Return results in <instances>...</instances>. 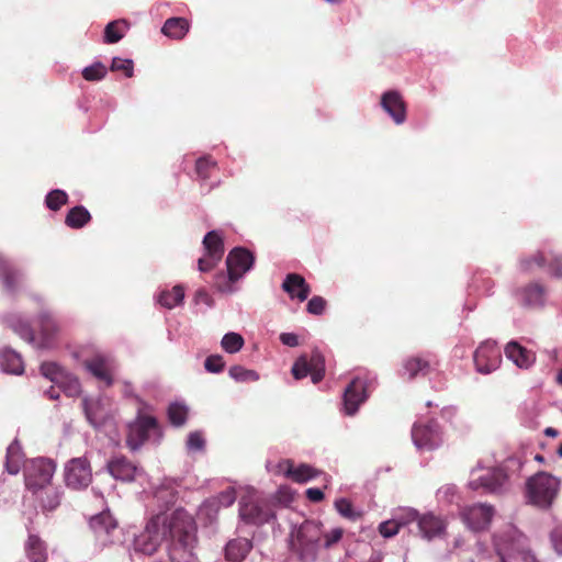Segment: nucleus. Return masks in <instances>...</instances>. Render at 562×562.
<instances>
[{
	"mask_svg": "<svg viewBox=\"0 0 562 562\" xmlns=\"http://www.w3.org/2000/svg\"><path fill=\"white\" fill-rule=\"evenodd\" d=\"M68 202V194L60 189L49 191L45 196V205L50 211H58Z\"/></svg>",
	"mask_w": 562,
	"mask_h": 562,
	"instance_id": "de8ad7c7",
	"label": "nucleus"
},
{
	"mask_svg": "<svg viewBox=\"0 0 562 562\" xmlns=\"http://www.w3.org/2000/svg\"><path fill=\"white\" fill-rule=\"evenodd\" d=\"M82 409L88 423L95 429L101 428L106 419V412L99 398L85 397Z\"/></svg>",
	"mask_w": 562,
	"mask_h": 562,
	"instance_id": "cd10ccee",
	"label": "nucleus"
},
{
	"mask_svg": "<svg viewBox=\"0 0 562 562\" xmlns=\"http://www.w3.org/2000/svg\"><path fill=\"white\" fill-rule=\"evenodd\" d=\"M239 517L250 525H263L276 518L271 505L254 494L245 495L239 501Z\"/></svg>",
	"mask_w": 562,
	"mask_h": 562,
	"instance_id": "1a4fd4ad",
	"label": "nucleus"
},
{
	"mask_svg": "<svg viewBox=\"0 0 562 562\" xmlns=\"http://www.w3.org/2000/svg\"><path fill=\"white\" fill-rule=\"evenodd\" d=\"M504 352L506 358L520 369H529L536 361L535 353L516 340H510Z\"/></svg>",
	"mask_w": 562,
	"mask_h": 562,
	"instance_id": "393cba45",
	"label": "nucleus"
},
{
	"mask_svg": "<svg viewBox=\"0 0 562 562\" xmlns=\"http://www.w3.org/2000/svg\"><path fill=\"white\" fill-rule=\"evenodd\" d=\"M229 376L240 383L245 382H256L259 380V373L255 370L246 369L243 366H233L228 370Z\"/></svg>",
	"mask_w": 562,
	"mask_h": 562,
	"instance_id": "a18cd8bd",
	"label": "nucleus"
},
{
	"mask_svg": "<svg viewBox=\"0 0 562 562\" xmlns=\"http://www.w3.org/2000/svg\"><path fill=\"white\" fill-rule=\"evenodd\" d=\"M0 369L9 374L21 375L24 372L21 355L9 347L3 348L0 351Z\"/></svg>",
	"mask_w": 562,
	"mask_h": 562,
	"instance_id": "c756f323",
	"label": "nucleus"
},
{
	"mask_svg": "<svg viewBox=\"0 0 562 562\" xmlns=\"http://www.w3.org/2000/svg\"><path fill=\"white\" fill-rule=\"evenodd\" d=\"M436 496H437L438 502L445 503V504H451V503H453V501L457 496V487H456V485H452V484H446V485L441 486L440 488H438Z\"/></svg>",
	"mask_w": 562,
	"mask_h": 562,
	"instance_id": "bf43d9fd",
	"label": "nucleus"
},
{
	"mask_svg": "<svg viewBox=\"0 0 562 562\" xmlns=\"http://www.w3.org/2000/svg\"><path fill=\"white\" fill-rule=\"evenodd\" d=\"M252 543L249 539L237 538L227 542L225 547V557L228 561L240 562L250 552Z\"/></svg>",
	"mask_w": 562,
	"mask_h": 562,
	"instance_id": "7c9ffc66",
	"label": "nucleus"
},
{
	"mask_svg": "<svg viewBox=\"0 0 562 562\" xmlns=\"http://www.w3.org/2000/svg\"><path fill=\"white\" fill-rule=\"evenodd\" d=\"M368 397V379L364 376L353 378L344 392L345 414L353 416Z\"/></svg>",
	"mask_w": 562,
	"mask_h": 562,
	"instance_id": "2eb2a0df",
	"label": "nucleus"
},
{
	"mask_svg": "<svg viewBox=\"0 0 562 562\" xmlns=\"http://www.w3.org/2000/svg\"><path fill=\"white\" fill-rule=\"evenodd\" d=\"M326 307V301L318 295L313 296L306 305V311L313 315H322Z\"/></svg>",
	"mask_w": 562,
	"mask_h": 562,
	"instance_id": "680f3d73",
	"label": "nucleus"
},
{
	"mask_svg": "<svg viewBox=\"0 0 562 562\" xmlns=\"http://www.w3.org/2000/svg\"><path fill=\"white\" fill-rule=\"evenodd\" d=\"M104 470L116 481L133 482L139 469L125 456H114L109 459L104 465Z\"/></svg>",
	"mask_w": 562,
	"mask_h": 562,
	"instance_id": "412c9836",
	"label": "nucleus"
},
{
	"mask_svg": "<svg viewBox=\"0 0 562 562\" xmlns=\"http://www.w3.org/2000/svg\"><path fill=\"white\" fill-rule=\"evenodd\" d=\"M91 220L90 212L82 205L71 207L65 218V223L70 228H82Z\"/></svg>",
	"mask_w": 562,
	"mask_h": 562,
	"instance_id": "e433bc0d",
	"label": "nucleus"
},
{
	"mask_svg": "<svg viewBox=\"0 0 562 562\" xmlns=\"http://www.w3.org/2000/svg\"><path fill=\"white\" fill-rule=\"evenodd\" d=\"M398 525L395 522L393 518L386 521H382L379 525V532L383 538H392L400 531Z\"/></svg>",
	"mask_w": 562,
	"mask_h": 562,
	"instance_id": "052dcab7",
	"label": "nucleus"
},
{
	"mask_svg": "<svg viewBox=\"0 0 562 562\" xmlns=\"http://www.w3.org/2000/svg\"><path fill=\"white\" fill-rule=\"evenodd\" d=\"M217 167V162L211 156L200 157L195 162V171L200 179L207 180L211 171Z\"/></svg>",
	"mask_w": 562,
	"mask_h": 562,
	"instance_id": "3c124183",
	"label": "nucleus"
},
{
	"mask_svg": "<svg viewBox=\"0 0 562 562\" xmlns=\"http://www.w3.org/2000/svg\"><path fill=\"white\" fill-rule=\"evenodd\" d=\"M342 537V530L340 528H335L330 530V532L325 535V548L331 547L334 543L338 542Z\"/></svg>",
	"mask_w": 562,
	"mask_h": 562,
	"instance_id": "0e129e2a",
	"label": "nucleus"
},
{
	"mask_svg": "<svg viewBox=\"0 0 562 562\" xmlns=\"http://www.w3.org/2000/svg\"><path fill=\"white\" fill-rule=\"evenodd\" d=\"M494 547L498 555L497 562H513L521 560L522 562H535L528 541L515 526L508 525L503 530L494 535Z\"/></svg>",
	"mask_w": 562,
	"mask_h": 562,
	"instance_id": "7ed1b4c3",
	"label": "nucleus"
},
{
	"mask_svg": "<svg viewBox=\"0 0 562 562\" xmlns=\"http://www.w3.org/2000/svg\"><path fill=\"white\" fill-rule=\"evenodd\" d=\"M221 259H215L205 255L204 258H200L198 261V268L201 272L211 271Z\"/></svg>",
	"mask_w": 562,
	"mask_h": 562,
	"instance_id": "e2e57ef3",
	"label": "nucleus"
},
{
	"mask_svg": "<svg viewBox=\"0 0 562 562\" xmlns=\"http://www.w3.org/2000/svg\"><path fill=\"white\" fill-rule=\"evenodd\" d=\"M245 345L244 337L236 331L226 333L221 340L222 349L231 355L237 353Z\"/></svg>",
	"mask_w": 562,
	"mask_h": 562,
	"instance_id": "c03bdc74",
	"label": "nucleus"
},
{
	"mask_svg": "<svg viewBox=\"0 0 562 562\" xmlns=\"http://www.w3.org/2000/svg\"><path fill=\"white\" fill-rule=\"evenodd\" d=\"M56 385H58V387L69 397H75L81 392L79 380L68 372L65 373V378L61 380V382L57 383Z\"/></svg>",
	"mask_w": 562,
	"mask_h": 562,
	"instance_id": "8fccbe9b",
	"label": "nucleus"
},
{
	"mask_svg": "<svg viewBox=\"0 0 562 562\" xmlns=\"http://www.w3.org/2000/svg\"><path fill=\"white\" fill-rule=\"evenodd\" d=\"M529 461L527 453L519 450L506 458L498 469L503 472L506 484L512 479H518L521 475L525 464Z\"/></svg>",
	"mask_w": 562,
	"mask_h": 562,
	"instance_id": "a878e982",
	"label": "nucleus"
},
{
	"mask_svg": "<svg viewBox=\"0 0 562 562\" xmlns=\"http://www.w3.org/2000/svg\"><path fill=\"white\" fill-rule=\"evenodd\" d=\"M183 300L184 290L180 284L175 285L171 290H162L157 296V302L168 310L181 304Z\"/></svg>",
	"mask_w": 562,
	"mask_h": 562,
	"instance_id": "c9c22d12",
	"label": "nucleus"
},
{
	"mask_svg": "<svg viewBox=\"0 0 562 562\" xmlns=\"http://www.w3.org/2000/svg\"><path fill=\"white\" fill-rule=\"evenodd\" d=\"M222 508L212 499H205L199 507L198 516L207 525H212L217 520L218 513Z\"/></svg>",
	"mask_w": 562,
	"mask_h": 562,
	"instance_id": "37998d69",
	"label": "nucleus"
},
{
	"mask_svg": "<svg viewBox=\"0 0 562 562\" xmlns=\"http://www.w3.org/2000/svg\"><path fill=\"white\" fill-rule=\"evenodd\" d=\"M56 465L52 459L35 458L24 465L25 486L33 494L49 485Z\"/></svg>",
	"mask_w": 562,
	"mask_h": 562,
	"instance_id": "0eeeda50",
	"label": "nucleus"
},
{
	"mask_svg": "<svg viewBox=\"0 0 562 562\" xmlns=\"http://www.w3.org/2000/svg\"><path fill=\"white\" fill-rule=\"evenodd\" d=\"M186 447L189 452H202L205 448V439L201 431H192L188 435Z\"/></svg>",
	"mask_w": 562,
	"mask_h": 562,
	"instance_id": "6e6d98bb",
	"label": "nucleus"
},
{
	"mask_svg": "<svg viewBox=\"0 0 562 562\" xmlns=\"http://www.w3.org/2000/svg\"><path fill=\"white\" fill-rule=\"evenodd\" d=\"M89 526L94 535L97 546L102 549L121 541L122 531L109 509L92 516Z\"/></svg>",
	"mask_w": 562,
	"mask_h": 562,
	"instance_id": "6e6552de",
	"label": "nucleus"
},
{
	"mask_svg": "<svg viewBox=\"0 0 562 562\" xmlns=\"http://www.w3.org/2000/svg\"><path fill=\"white\" fill-rule=\"evenodd\" d=\"M380 105L396 125H402L406 121V104L397 90L382 93Z\"/></svg>",
	"mask_w": 562,
	"mask_h": 562,
	"instance_id": "4be33fe9",
	"label": "nucleus"
},
{
	"mask_svg": "<svg viewBox=\"0 0 562 562\" xmlns=\"http://www.w3.org/2000/svg\"><path fill=\"white\" fill-rule=\"evenodd\" d=\"M151 437L156 442H159L162 437L161 427L155 416L138 409L136 418L128 424L126 446L131 451H137Z\"/></svg>",
	"mask_w": 562,
	"mask_h": 562,
	"instance_id": "39448f33",
	"label": "nucleus"
},
{
	"mask_svg": "<svg viewBox=\"0 0 562 562\" xmlns=\"http://www.w3.org/2000/svg\"><path fill=\"white\" fill-rule=\"evenodd\" d=\"M106 67L101 61H95L82 69V77L87 81H99L106 76Z\"/></svg>",
	"mask_w": 562,
	"mask_h": 562,
	"instance_id": "603ef678",
	"label": "nucleus"
},
{
	"mask_svg": "<svg viewBox=\"0 0 562 562\" xmlns=\"http://www.w3.org/2000/svg\"><path fill=\"white\" fill-rule=\"evenodd\" d=\"M335 508L340 516L350 520H356L360 516V514L353 509L351 502L344 497L335 502Z\"/></svg>",
	"mask_w": 562,
	"mask_h": 562,
	"instance_id": "864d4df0",
	"label": "nucleus"
},
{
	"mask_svg": "<svg viewBox=\"0 0 562 562\" xmlns=\"http://www.w3.org/2000/svg\"><path fill=\"white\" fill-rule=\"evenodd\" d=\"M280 341L288 347H296L299 345V336L294 333H282Z\"/></svg>",
	"mask_w": 562,
	"mask_h": 562,
	"instance_id": "338daca9",
	"label": "nucleus"
},
{
	"mask_svg": "<svg viewBox=\"0 0 562 562\" xmlns=\"http://www.w3.org/2000/svg\"><path fill=\"white\" fill-rule=\"evenodd\" d=\"M212 499L215 501V503L221 508L229 507L236 501V491L234 487L229 486V487L225 488L224 491L220 492L217 495L212 496Z\"/></svg>",
	"mask_w": 562,
	"mask_h": 562,
	"instance_id": "4d7b16f0",
	"label": "nucleus"
},
{
	"mask_svg": "<svg viewBox=\"0 0 562 562\" xmlns=\"http://www.w3.org/2000/svg\"><path fill=\"white\" fill-rule=\"evenodd\" d=\"M175 483V481L166 480L155 492L157 502L162 503L167 508L173 505L178 497V492L173 486Z\"/></svg>",
	"mask_w": 562,
	"mask_h": 562,
	"instance_id": "4c0bfd02",
	"label": "nucleus"
},
{
	"mask_svg": "<svg viewBox=\"0 0 562 562\" xmlns=\"http://www.w3.org/2000/svg\"><path fill=\"white\" fill-rule=\"evenodd\" d=\"M546 266L553 278L562 279V254L537 251L519 259V269L526 273H532L536 268Z\"/></svg>",
	"mask_w": 562,
	"mask_h": 562,
	"instance_id": "9b49d317",
	"label": "nucleus"
},
{
	"mask_svg": "<svg viewBox=\"0 0 562 562\" xmlns=\"http://www.w3.org/2000/svg\"><path fill=\"white\" fill-rule=\"evenodd\" d=\"M290 299H297L300 302L307 300L311 293V286L306 280L299 273H288L281 285Z\"/></svg>",
	"mask_w": 562,
	"mask_h": 562,
	"instance_id": "b1692460",
	"label": "nucleus"
},
{
	"mask_svg": "<svg viewBox=\"0 0 562 562\" xmlns=\"http://www.w3.org/2000/svg\"><path fill=\"white\" fill-rule=\"evenodd\" d=\"M4 322L20 338L36 349H52L56 344L58 325L47 310L38 314L40 337L36 338L30 323L20 314L11 313L4 316Z\"/></svg>",
	"mask_w": 562,
	"mask_h": 562,
	"instance_id": "f03ea898",
	"label": "nucleus"
},
{
	"mask_svg": "<svg viewBox=\"0 0 562 562\" xmlns=\"http://www.w3.org/2000/svg\"><path fill=\"white\" fill-rule=\"evenodd\" d=\"M392 518L398 525L400 528L408 526L413 522L417 524L419 513L411 507L398 508L394 512Z\"/></svg>",
	"mask_w": 562,
	"mask_h": 562,
	"instance_id": "49530a36",
	"label": "nucleus"
},
{
	"mask_svg": "<svg viewBox=\"0 0 562 562\" xmlns=\"http://www.w3.org/2000/svg\"><path fill=\"white\" fill-rule=\"evenodd\" d=\"M64 491L61 487L47 485L36 495L44 512L55 510L61 503Z\"/></svg>",
	"mask_w": 562,
	"mask_h": 562,
	"instance_id": "2f4dec72",
	"label": "nucleus"
},
{
	"mask_svg": "<svg viewBox=\"0 0 562 562\" xmlns=\"http://www.w3.org/2000/svg\"><path fill=\"white\" fill-rule=\"evenodd\" d=\"M416 526L420 537L428 541L440 538L446 531L445 522L432 513L419 515Z\"/></svg>",
	"mask_w": 562,
	"mask_h": 562,
	"instance_id": "5701e85b",
	"label": "nucleus"
},
{
	"mask_svg": "<svg viewBox=\"0 0 562 562\" xmlns=\"http://www.w3.org/2000/svg\"><path fill=\"white\" fill-rule=\"evenodd\" d=\"M224 367L225 361L221 355H211L204 360V369L210 373H220Z\"/></svg>",
	"mask_w": 562,
	"mask_h": 562,
	"instance_id": "13d9d810",
	"label": "nucleus"
},
{
	"mask_svg": "<svg viewBox=\"0 0 562 562\" xmlns=\"http://www.w3.org/2000/svg\"><path fill=\"white\" fill-rule=\"evenodd\" d=\"M476 470L472 471V479L469 486L473 491L482 490L483 493L497 494L506 488L503 472L497 468L488 469L486 473L475 477Z\"/></svg>",
	"mask_w": 562,
	"mask_h": 562,
	"instance_id": "6ab92c4d",
	"label": "nucleus"
},
{
	"mask_svg": "<svg viewBox=\"0 0 562 562\" xmlns=\"http://www.w3.org/2000/svg\"><path fill=\"white\" fill-rule=\"evenodd\" d=\"M110 69L123 71L127 78H131L134 75V63L130 58L113 57Z\"/></svg>",
	"mask_w": 562,
	"mask_h": 562,
	"instance_id": "5fc2aeb1",
	"label": "nucleus"
},
{
	"mask_svg": "<svg viewBox=\"0 0 562 562\" xmlns=\"http://www.w3.org/2000/svg\"><path fill=\"white\" fill-rule=\"evenodd\" d=\"M279 471L283 472L285 476L292 479L295 482L304 483L317 475V471L308 465L301 464L297 468H294L290 460H283L278 464Z\"/></svg>",
	"mask_w": 562,
	"mask_h": 562,
	"instance_id": "c85d7f7f",
	"label": "nucleus"
},
{
	"mask_svg": "<svg viewBox=\"0 0 562 562\" xmlns=\"http://www.w3.org/2000/svg\"><path fill=\"white\" fill-rule=\"evenodd\" d=\"M196 524L184 509L168 515L158 513L146 524L144 531L135 537L131 561L136 555H153L162 542L166 543L170 562H196Z\"/></svg>",
	"mask_w": 562,
	"mask_h": 562,
	"instance_id": "f257e3e1",
	"label": "nucleus"
},
{
	"mask_svg": "<svg viewBox=\"0 0 562 562\" xmlns=\"http://www.w3.org/2000/svg\"><path fill=\"white\" fill-rule=\"evenodd\" d=\"M22 464L21 446L15 440L7 449L5 468L10 474H18Z\"/></svg>",
	"mask_w": 562,
	"mask_h": 562,
	"instance_id": "58836bf2",
	"label": "nucleus"
},
{
	"mask_svg": "<svg viewBox=\"0 0 562 562\" xmlns=\"http://www.w3.org/2000/svg\"><path fill=\"white\" fill-rule=\"evenodd\" d=\"M493 516V506L482 503L465 506L461 510L463 522L473 531L485 530L490 526Z\"/></svg>",
	"mask_w": 562,
	"mask_h": 562,
	"instance_id": "f3484780",
	"label": "nucleus"
},
{
	"mask_svg": "<svg viewBox=\"0 0 562 562\" xmlns=\"http://www.w3.org/2000/svg\"><path fill=\"white\" fill-rule=\"evenodd\" d=\"M305 494H306V497L313 503H318V502L323 501L325 497L324 492L318 487L307 488Z\"/></svg>",
	"mask_w": 562,
	"mask_h": 562,
	"instance_id": "774afa93",
	"label": "nucleus"
},
{
	"mask_svg": "<svg viewBox=\"0 0 562 562\" xmlns=\"http://www.w3.org/2000/svg\"><path fill=\"white\" fill-rule=\"evenodd\" d=\"M128 22L125 19L109 22L104 29L103 42L105 44H115L120 42L128 30Z\"/></svg>",
	"mask_w": 562,
	"mask_h": 562,
	"instance_id": "f704fd0d",
	"label": "nucleus"
},
{
	"mask_svg": "<svg viewBox=\"0 0 562 562\" xmlns=\"http://www.w3.org/2000/svg\"><path fill=\"white\" fill-rule=\"evenodd\" d=\"M25 550H26L29 559L32 562H45V560H46L45 548H44L42 540L37 536H35V535L29 536V539H27V542L25 546Z\"/></svg>",
	"mask_w": 562,
	"mask_h": 562,
	"instance_id": "79ce46f5",
	"label": "nucleus"
},
{
	"mask_svg": "<svg viewBox=\"0 0 562 562\" xmlns=\"http://www.w3.org/2000/svg\"><path fill=\"white\" fill-rule=\"evenodd\" d=\"M92 482L90 461L86 456L72 458L65 465V483L67 487L80 491Z\"/></svg>",
	"mask_w": 562,
	"mask_h": 562,
	"instance_id": "f8f14e48",
	"label": "nucleus"
},
{
	"mask_svg": "<svg viewBox=\"0 0 562 562\" xmlns=\"http://www.w3.org/2000/svg\"><path fill=\"white\" fill-rule=\"evenodd\" d=\"M41 373L49 381L57 384L65 378L66 371L56 362H43Z\"/></svg>",
	"mask_w": 562,
	"mask_h": 562,
	"instance_id": "09e8293b",
	"label": "nucleus"
},
{
	"mask_svg": "<svg viewBox=\"0 0 562 562\" xmlns=\"http://www.w3.org/2000/svg\"><path fill=\"white\" fill-rule=\"evenodd\" d=\"M189 27L190 25L187 19L170 18L164 23L161 32L170 38L181 40L189 32Z\"/></svg>",
	"mask_w": 562,
	"mask_h": 562,
	"instance_id": "473e14b6",
	"label": "nucleus"
},
{
	"mask_svg": "<svg viewBox=\"0 0 562 562\" xmlns=\"http://www.w3.org/2000/svg\"><path fill=\"white\" fill-rule=\"evenodd\" d=\"M561 486L559 477L540 471L526 482V498L527 502L541 509H548L557 498Z\"/></svg>",
	"mask_w": 562,
	"mask_h": 562,
	"instance_id": "20e7f679",
	"label": "nucleus"
},
{
	"mask_svg": "<svg viewBox=\"0 0 562 562\" xmlns=\"http://www.w3.org/2000/svg\"><path fill=\"white\" fill-rule=\"evenodd\" d=\"M255 263L254 255L243 247H235L226 258L227 276L231 282H236L248 272Z\"/></svg>",
	"mask_w": 562,
	"mask_h": 562,
	"instance_id": "dca6fc26",
	"label": "nucleus"
},
{
	"mask_svg": "<svg viewBox=\"0 0 562 562\" xmlns=\"http://www.w3.org/2000/svg\"><path fill=\"white\" fill-rule=\"evenodd\" d=\"M205 255L215 259H222L224 254L223 237L217 231H210L203 238Z\"/></svg>",
	"mask_w": 562,
	"mask_h": 562,
	"instance_id": "72a5a7b5",
	"label": "nucleus"
},
{
	"mask_svg": "<svg viewBox=\"0 0 562 562\" xmlns=\"http://www.w3.org/2000/svg\"><path fill=\"white\" fill-rule=\"evenodd\" d=\"M412 439L418 450H435L442 443L441 430L436 420L425 424L415 423L412 428Z\"/></svg>",
	"mask_w": 562,
	"mask_h": 562,
	"instance_id": "ddd939ff",
	"label": "nucleus"
},
{
	"mask_svg": "<svg viewBox=\"0 0 562 562\" xmlns=\"http://www.w3.org/2000/svg\"><path fill=\"white\" fill-rule=\"evenodd\" d=\"M473 360L479 373L490 374L497 370L502 362L501 349L494 340L487 339L476 348Z\"/></svg>",
	"mask_w": 562,
	"mask_h": 562,
	"instance_id": "4468645a",
	"label": "nucleus"
},
{
	"mask_svg": "<svg viewBox=\"0 0 562 562\" xmlns=\"http://www.w3.org/2000/svg\"><path fill=\"white\" fill-rule=\"evenodd\" d=\"M321 542V529L314 521H305L296 530L292 541V548L304 562H313L318 552Z\"/></svg>",
	"mask_w": 562,
	"mask_h": 562,
	"instance_id": "423d86ee",
	"label": "nucleus"
},
{
	"mask_svg": "<svg viewBox=\"0 0 562 562\" xmlns=\"http://www.w3.org/2000/svg\"><path fill=\"white\" fill-rule=\"evenodd\" d=\"M551 542L558 555H562V530H553L551 532Z\"/></svg>",
	"mask_w": 562,
	"mask_h": 562,
	"instance_id": "69168bd1",
	"label": "nucleus"
},
{
	"mask_svg": "<svg viewBox=\"0 0 562 562\" xmlns=\"http://www.w3.org/2000/svg\"><path fill=\"white\" fill-rule=\"evenodd\" d=\"M0 277L4 288L11 293L18 289L23 280L22 272L11 267L8 262L4 263V269L0 271Z\"/></svg>",
	"mask_w": 562,
	"mask_h": 562,
	"instance_id": "a19ab883",
	"label": "nucleus"
},
{
	"mask_svg": "<svg viewBox=\"0 0 562 562\" xmlns=\"http://www.w3.org/2000/svg\"><path fill=\"white\" fill-rule=\"evenodd\" d=\"M432 368V361L426 357H408L402 362L401 375L413 380L418 375H426Z\"/></svg>",
	"mask_w": 562,
	"mask_h": 562,
	"instance_id": "bb28decb",
	"label": "nucleus"
},
{
	"mask_svg": "<svg viewBox=\"0 0 562 562\" xmlns=\"http://www.w3.org/2000/svg\"><path fill=\"white\" fill-rule=\"evenodd\" d=\"M517 301L526 308L542 310L547 305L548 290L538 282H529L516 291Z\"/></svg>",
	"mask_w": 562,
	"mask_h": 562,
	"instance_id": "a211bd4d",
	"label": "nucleus"
},
{
	"mask_svg": "<svg viewBox=\"0 0 562 562\" xmlns=\"http://www.w3.org/2000/svg\"><path fill=\"white\" fill-rule=\"evenodd\" d=\"M295 380H302L308 374L314 384H317L325 375V358L318 350H313L310 356H300L291 370Z\"/></svg>",
	"mask_w": 562,
	"mask_h": 562,
	"instance_id": "9d476101",
	"label": "nucleus"
},
{
	"mask_svg": "<svg viewBox=\"0 0 562 562\" xmlns=\"http://www.w3.org/2000/svg\"><path fill=\"white\" fill-rule=\"evenodd\" d=\"M167 416L172 426L181 427L188 419V406L183 403L173 402L168 406Z\"/></svg>",
	"mask_w": 562,
	"mask_h": 562,
	"instance_id": "ea45409f",
	"label": "nucleus"
},
{
	"mask_svg": "<svg viewBox=\"0 0 562 562\" xmlns=\"http://www.w3.org/2000/svg\"><path fill=\"white\" fill-rule=\"evenodd\" d=\"M87 371L97 380L104 383L105 386L113 384V371L115 370L114 359L105 353H95L83 362Z\"/></svg>",
	"mask_w": 562,
	"mask_h": 562,
	"instance_id": "aec40b11",
	"label": "nucleus"
}]
</instances>
